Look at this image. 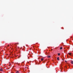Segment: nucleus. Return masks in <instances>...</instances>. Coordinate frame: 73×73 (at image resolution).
<instances>
[{"label":"nucleus","mask_w":73,"mask_h":73,"mask_svg":"<svg viewBox=\"0 0 73 73\" xmlns=\"http://www.w3.org/2000/svg\"><path fill=\"white\" fill-rule=\"evenodd\" d=\"M68 54L69 55H70V56H71V54H72V53H68Z\"/></svg>","instance_id":"f257e3e1"},{"label":"nucleus","mask_w":73,"mask_h":73,"mask_svg":"<svg viewBox=\"0 0 73 73\" xmlns=\"http://www.w3.org/2000/svg\"><path fill=\"white\" fill-rule=\"evenodd\" d=\"M57 60H58V61L59 60V57H58L57 58Z\"/></svg>","instance_id":"f03ea898"},{"label":"nucleus","mask_w":73,"mask_h":73,"mask_svg":"<svg viewBox=\"0 0 73 73\" xmlns=\"http://www.w3.org/2000/svg\"><path fill=\"white\" fill-rule=\"evenodd\" d=\"M41 61H43L44 60V58H41Z\"/></svg>","instance_id":"7ed1b4c3"},{"label":"nucleus","mask_w":73,"mask_h":73,"mask_svg":"<svg viewBox=\"0 0 73 73\" xmlns=\"http://www.w3.org/2000/svg\"><path fill=\"white\" fill-rule=\"evenodd\" d=\"M48 58H50V56H47Z\"/></svg>","instance_id":"20e7f679"},{"label":"nucleus","mask_w":73,"mask_h":73,"mask_svg":"<svg viewBox=\"0 0 73 73\" xmlns=\"http://www.w3.org/2000/svg\"><path fill=\"white\" fill-rule=\"evenodd\" d=\"M2 70H3V69H2V68H1L0 70V71H2Z\"/></svg>","instance_id":"39448f33"},{"label":"nucleus","mask_w":73,"mask_h":73,"mask_svg":"<svg viewBox=\"0 0 73 73\" xmlns=\"http://www.w3.org/2000/svg\"><path fill=\"white\" fill-rule=\"evenodd\" d=\"M73 61H72L71 62V63L72 64H73Z\"/></svg>","instance_id":"423d86ee"},{"label":"nucleus","mask_w":73,"mask_h":73,"mask_svg":"<svg viewBox=\"0 0 73 73\" xmlns=\"http://www.w3.org/2000/svg\"><path fill=\"white\" fill-rule=\"evenodd\" d=\"M58 56H60V54L59 53H58Z\"/></svg>","instance_id":"0eeeda50"},{"label":"nucleus","mask_w":73,"mask_h":73,"mask_svg":"<svg viewBox=\"0 0 73 73\" xmlns=\"http://www.w3.org/2000/svg\"><path fill=\"white\" fill-rule=\"evenodd\" d=\"M16 73H19V71H17V72H16Z\"/></svg>","instance_id":"6e6552de"},{"label":"nucleus","mask_w":73,"mask_h":73,"mask_svg":"<svg viewBox=\"0 0 73 73\" xmlns=\"http://www.w3.org/2000/svg\"><path fill=\"white\" fill-rule=\"evenodd\" d=\"M62 49V47H60V49Z\"/></svg>","instance_id":"1a4fd4ad"},{"label":"nucleus","mask_w":73,"mask_h":73,"mask_svg":"<svg viewBox=\"0 0 73 73\" xmlns=\"http://www.w3.org/2000/svg\"><path fill=\"white\" fill-rule=\"evenodd\" d=\"M65 62H67V61H66V60H65Z\"/></svg>","instance_id":"9d476101"},{"label":"nucleus","mask_w":73,"mask_h":73,"mask_svg":"<svg viewBox=\"0 0 73 73\" xmlns=\"http://www.w3.org/2000/svg\"><path fill=\"white\" fill-rule=\"evenodd\" d=\"M11 64L10 63V64H9L10 65H11Z\"/></svg>","instance_id":"9b49d317"},{"label":"nucleus","mask_w":73,"mask_h":73,"mask_svg":"<svg viewBox=\"0 0 73 73\" xmlns=\"http://www.w3.org/2000/svg\"><path fill=\"white\" fill-rule=\"evenodd\" d=\"M51 50H53V49H52Z\"/></svg>","instance_id":"f8f14e48"},{"label":"nucleus","mask_w":73,"mask_h":73,"mask_svg":"<svg viewBox=\"0 0 73 73\" xmlns=\"http://www.w3.org/2000/svg\"><path fill=\"white\" fill-rule=\"evenodd\" d=\"M25 68L26 69L27 68V67H25Z\"/></svg>","instance_id":"ddd939ff"},{"label":"nucleus","mask_w":73,"mask_h":73,"mask_svg":"<svg viewBox=\"0 0 73 73\" xmlns=\"http://www.w3.org/2000/svg\"><path fill=\"white\" fill-rule=\"evenodd\" d=\"M65 67H66V66H65Z\"/></svg>","instance_id":"4468645a"},{"label":"nucleus","mask_w":73,"mask_h":73,"mask_svg":"<svg viewBox=\"0 0 73 73\" xmlns=\"http://www.w3.org/2000/svg\"><path fill=\"white\" fill-rule=\"evenodd\" d=\"M62 60H64V59H62Z\"/></svg>","instance_id":"2eb2a0df"},{"label":"nucleus","mask_w":73,"mask_h":73,"mask_svg":"<svg viewBox=\"0 0 73 73\" xmlns=\"http://www.w3.org/2000/svg\"><path fill=\"white\" fill-rule=\"evenodd\" d=\"M41 57H42V56H41Z\"/></svg>","instance_id":"dca6fc26"},{"label":"nucleus","mask_w":73,"mask_h":73,"mask_svg":"<svg viewBox=\"0 0 73 73\" xmlns=\"http://www.w3.org/2000/svg\"><path fill=\"white\" fill-rule=\"evenodd\" d=\"M8 46H9V45H8Z\"/></svg>","instance_id":"f3484780"}]
</instances>
